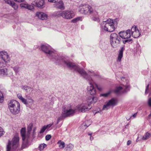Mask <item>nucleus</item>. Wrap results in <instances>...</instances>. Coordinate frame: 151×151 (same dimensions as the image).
<instances>
[{"label": "nucleus", "mask_w": 151, "mask_h": 151, "mask_svg": "<svg viewBox=\"0 0 151 151\" xmlns=\"http://www.w3.org/2000/svg\"><path fill=\"white\" fill-rule=\"evenodd\" d=\"M41 48L42 50L46 54L47 56L56 65L64 64L70 69L75 64L63 56H59L56 52L48 44L42 45Z\"/></svg>", "instance_id": "1"}, {"label": "nucleus", "mask_w": 151, "mask_h": 151, "mask_svg": "<svg viewBox=\"0 0 151 151\" xmlns=\"http://www.w3.org/2000/svg\"><path fill=\"white\" fill-rule=\"evenodd\" d=\"M72 68L70 69L74 70L78 73L83 78L87 81L89 83V86H88L87 90L88 93L91 95H94L96 93V88L92 84L93 81L91 76H94L97 77L99 76L96 74L93 71H89L88 73L82 68L75 63Z\"/></svg>", "instance_id": "2"}, {"label": "nucleus", "mask_w": 151, "mask_h": 151, "mask_svg": "<svg viewBox=\"0 0 151 151\" xmlns=\"http://www.w3.org/2000/svg\"><path fill=\"white\" fill-rule=\"evenodd\" d=\"M91 107L89 104H88V106L87 105L83 104L78 105L74 109H69L64 106H63L62 111V116L65 118L73 115L76 112H85L90 110Z\"/></svg>", "instance_id": "3"}, {"label": "nucleus", "mask_w": 151, "mask_h": 151, "mask_svg": "<svg viewBox=\"0 0 151 151\" xmlns=\"http://www.w3.org/2000/svg\"><path fill=\"white\" fill-rule=\"evenodd\" d=\"M79 12L82 14H93L94 15L93 18V20L95 21L99 22V21L97 15V13L93 10L91 7L87 4H82L80 6Z\"/></svg>", "instance_id": "4"}, {"label": "nucleus", "mask_w": 151, "mask_h": 151, "mask_svg": "<svg viewBox=\"0 0 151 151\" xmlns=\"http://www.w3.org/2000/svg\"><path fill=\"white\" fill-rule=\"evenodd\" d=\"M101 28L104 30L109 32L114 31L117 26L116 22L110 19L106 21H103L100 24Z\"/></svg>", "instance_id": "5"}, {"label": "nucleus", "mask_w": 151, "mask_h": 151, "mask_svg": "<svg viewBox=\"0 0 151 151\" xmlns=\"http://www.w3.org/2000/svg\"><path fill=\"white\" fill-rule=\"evenodd\" d=\"M8 107L11 112L14 115L18 114L20 110V104L16 101L11 100L8 104Z\"/></svg>", "instance_id": "6"}, {"label": "nucleus", "mask_w": 151, "mask_h": 151, "mask_svg": "<svg viewBox=\"0 0 151 151\" xmlns=\"http://www.w3.org/2000/svg\"><path fill=\"white\" fill-rule=\"evenodd\" d=\"M19 140V137L15 136L13 138L12 141L9 140L6 147V151H17Z\"/></svg>", "instance_id": "7"}, {"label": "nucleus", "mask_w": 151, "mask_h": 151, "mask_svg": "<svg viewBox=\"0 0 151 151\" xmlns=\"http://www.w3.org/2000/svg\"><path fill=\"white\" fill-rule=\"evenodd\" d=\"M110 43L114 48L116 47L120 43L121 39L120 36L116 33H112L110 36Z\"/></svg>", "instance_id": "8"}, {"label": "nucleus", "mask_w": 151, "mask_h": 151, "mask_svg": "<svg viewBox=\"0 0 151 151\" xmlns=\"http://www.w3.org/2000/svg\"><path fill=\"white\" fill-rule=\"evenodd\" d=\"M130 86L129 84L126 85H124L123 87L119 86L117 87L114 91V93L116 94H120V92L122 89L124 91L122 93H126L129 90Z\"/></svg>", "instance_id": "9"}, {"label": "nucleus", "mask_w": 151, "mask_h": 151, "mask_svg": "<svg viewBox=\"0 0 151 151\" xmlns=\"http://www.w3.org/2000/svg\"><path fill=\"white\" fill-rule=\"evenodd\" d=\"M74 16V13L73 11L70 10L63 11L62 17L66 19H70Z\"/></svg>", "instance_id": "10"}, {"label": "nucleus", "mask_w": 151, "mask_h": 151, "mask_svg": "<svg viewBox=\"0 0 151 151\" xmlns=\"http://www.w3.org/2000/svg\"><path fill=\"white\" fill-rule=\"evenodd\" d=\"M32 4L39 8L42 9L45 7V3L44 0H35L32 3Z\"/></svg>", "instance_id": "11"}, {"label": "nucleus", "mask_w": 151, "mask_h": 151, "mask_svg": "<svg viewBox=\"0 0 151 151\" xmlns=\"http://www.w3.org/2000/svg\"><path fill=\"white\" fill-rule=\"evenodd\" d=\"M131 33L132 36L134 38L138 37L140 35V32L136 26H134L131 28Z\"/></svg>", "instance_id": "12"}, {"label": "nucleus", "mask_w": 151, "mask_h": 151, "mask_svg": "<svg viewBox=\"0 0 151 151\" xmlns=\"http://www.w3.org/2000/svg\"><path fill=\"white\" fill-rule=\"evenodd\" d=\"M130 29H128L126 31H121L119 32L120 37L124 39H127L131 37Z\"/></svg>", "instance_id": "13"}, {"label": "nucleus", "mask_w": 151, "mask_h": 151, "mask_svg": "<svg viewBox=\"0 0 151 151\" xmlns=\"http://www.w3.org/2000/svg\"><path fill=\"white\" fill-rule=\"evenodd\" d=\"M116 99L114 98H112L109 100L103 106V110H107L109 109L110 106H114L116 104Z\"/></svg>", "instance_id": "14"}, {"label": "nucleus", "mask_w": 151, "mask_h": 151, "mask_svg": "<svg viewBox=\"0 0 151 151\" xmlns=\"http://www.w3.org/2000/svg\"><path fill=\"white\" fill-rule=\"evenodd\" d=\"M0 58L6 63H8L9 62V60H8L9 56L6 51H3L0 52Z\"/></svg>", "instance_id": "15"}, {"label": "nucleus", "mask_w": 151, "mask_h": 151, "mask_svg": "<svg viewBox=\"0 0 151 151\" xmlns=\"http://www.w3.org/2000/svg\"><path fill=\"white\" fill-rule=\"evenodd\" d=\"M54 6L56 9L63 10L65 9V7L63 1L60 0L56 2L53 4Z\"/></svg>", "instance_id": "16"}, {"label": "nucleus", "mask_w": 151, "mask_h": 151, "mask_svg": "<svg viewBox=\"0 0 151 151\" xmlns=\"http://www.w3.org/2000/svg\"><path fill=\"white\" fill-rule=\"evenodd\" d=\"M36 16L42 20L46 19L47 17V15L46 14L41 12H37Z\"/></svg>", "instance_id": "17"}, {"label": "nucleus", "mask_w": 151, "mask_h": 151, "mask_svg": "<svg viewBox=\"0 0 151 151\" xmlns=\"http://www.w3.org/2000/svg\"><path fill=\"white\" fill-rule=\"evenodd\" d=\"M124 49H125L124 47H121L120 48V49L119 51V53L117 59L118 61L119 62L121 61V59L123 57V52Z\"/></svg>", "instance_id": "18"}, {"label": "nucleus", "mask_w": 151, "mask_h": 151, "mask_svg": "<svg viewBox=\"0 0 151 151\" xmlns=\"http://www.w3.org/2000/svg\"><path fill=\"white\" fill-rule=\"evenodd\" d=\"M20 134L22 137V140L25 139L26 138H29V137H27L26 136V129L24 128H22L21 130Z\"/></svg>", "instance_id": "19"}, {"label": "nucleus", "mask_w": 151, "mask_h": 151, "mask_svg": "<svg viewBox=\"0 0 151 151\" xmlns=\"http://www.w3.org/2000/svg\"><path fill=\"white\" fill-rule=\"evenodd\" d=\"M20 6L22 7H24L27 9L29 10H32L34 9V7L32 6L25 4H20Z\"/></svg>", "instance_id": "20"}, {"label": "nucleus", "mask_w": 151, "mask_h": 151, "mask_svg": "<svg viewBox=\"0 0 151 151\" xmlns=\"http://www.w3.org/2000/svg\"><path fill=\"white\" fill-rule=\"evenodd\" d=\"M8 74L7 70L6 68L0 69V77H3Z\"/></svg>", "instance_id": "21"}, {"label": "nucleus", "mask_w": 151, "mask_h": 151, "mask_svg": "<svg viewBox=\"0 0 151 151\" xmlns=\"http://www.w3.org/2000/svg\"><path fill=\"white\" fill-rule=\"evenodd\" d=\"M28 138H27V139L26 140H25V139L23 140V142L22 146V149H24L28 147L29 145V142L28 141Z\"/></svg>", "instance_id": "22"}, {"label": "nucleus", "mask_w": 151, "mask_h": 151, "mask_svg": "<svg viewBox=\"0 0 151 151\" xmlns=\"http://www.w3.org/2000/svg\"><path fill=\"white\" fill-rule=\"evenodd\" d=\"M22 88L26 91L27 92L29 93L33 91L32 88L27 86H23Z\"/></svg>", "instance_id": "23"}, {"label": "nucleus", "mask_w": 151, "mask_h": 151, "mask_svg": "<svg viewBox=\"0 0 151 151\" xmlns=\"http://www.w3.org/2000/svg\"><path fill=\"white\" fill-rule=\"evenodd\" d=\"M74 145L71 144H69L66 145L65 147L66 151H70L73 148Z\"/></svg>", "instance_id": "24"}, {"label": "nucleus", "mask_w": 151, "mask_h": 151, "mask_svg": "<svg viewBox=\"0 0 151 151\" xmlns=\"http://www.w3.org/2000/svg\"><path fill=\"white\" fill-rule=\"evenodd\" d=\"M33 125L32 124L30 123L29 124L27 127V132L28 134L27 135V137H29L30 135V134L32 130V128Z\"/></svg>", "instance_id": "25"}, {"label": "nucleus", "mask_w": 151, "mask_h": 151, "mask_svg": "<svg viewBox=\"0 0 151 151\" xmlns=\"http://www.w3.org/2000/svg\"><path fill=\"white\" fill-rule=\"evenodd\" d=\"M151 136V134L150 133L148 132L146 133L142 137V139L143 140H146L149 139Z\"/></svg>", "instance_id": "26"}, {"label": "nucleus", "mask_w": 151, "mask_h": 151, "mask_svg": "<svg viewBox=\"0 0 151 151\" xmlns=\"http://www.w3.org/2000/svg\"><path fill=\"white\" fill-rule=\"evenodd\" d=\"M57 144L59 145V147L61 149L65 147V143L61 140L59 141Z\"/></svg>", "instance_id": "27"}, {"label": "nucleus", "mask_w": 151, "mask_h": 151, "mask_svg": "<svg viewBox=\"0 0 151 151\" xmlns=\"http://www.w3.org/2000/svg\"><path fill=\"white\" fill-rule=\"evenodd\" d=\"M63 12V11H56L54 13L53 15L54 16H57L58 17L61 16L62 17Z\"/></svg>", "instance_id": "28"}, {"label": "nucleus", "mask_w": 151, "mask_h": 151, "mask_svg": "<svg viewBox=\"0 0 151 151\" xmlns=\"http://www.w3.org/2000/svg\"><path fill=\"white\" fill-rule=\"evenodd\" d=\"M124 40H123L122 41L123 42L124 44H125L126 43L128 44L132 43V39H124Z\"/></svg>", "instance_id": "29"}, {"label": "nucleus", "mask_w": 151, "mask_h": 151, "mask_svg": "<svg viewBox=\"0 0 151 151\" xmlns=\"http://www.w3.org/2000/svg\"><path fill=\"white\" fill-rule=\"evenodd\" d=\"M90 99H89L90 101H88V102H89L91 104L93 103H95L96 101V98L95 97H94L92 96L91 97H90Z\"/></svg>", "instance_id": "30"}, {"label": "nucleus", "mask_w": 151, "mask_h": 151, "mask_svg": "<svg viewBox=\"0 0 151 151\" xmlns=\"http://www.w3.org/2000/svg\"><path fill=\"white\" fill-rule=\"evenodd\" d=\"M111 93V91H109L106 93L101 94L100 95V96H102L104 97H108L109 95Z\"/></svg>", "instance_id": "31"}, {"label": "nucleus", "mask_w": 151, "mask_h": 151, "mask_svg": "<svg viewBox=\"0 0 151 151\" xmlns=\"http://www.w3.org/2000/svg\"><path fill=\"white\" fill-rule=\"evenodd\" d=\"M7 63L3 60H0V68L4 67Z\"/></svg>", "instance_id": "32"}, {"label": "nucleus", "mask_w": 151, "mask_h": 151, "mask_svg": "<svg viewBox=\"0 0 151 151\" xmlns=\"http://www.w3.org/2000/svg\"><path fill=\"white\" fill-rule=\"evenodd\" d=\"M47 146V145L44 143L41 144L39 146V149L40 150H42Z\"/></svg>", "instance_id": "33"}, {"label": "nucleus", "mask_w": 151, "mask_h": 151, "mask_svg": "<svg viewBox=\"0 0 151 151\" xmlns=\"http://www.w3.org/2000/svg\"><path fill=\"white\" fill-rule=\"evenodd\" d=\"M20 100L23 103L26 105L28 104L29 103V101H27L26 99L23 98H22V99H21Z\"/></svg>", "instance_id": "34"}, {"label": "nucleus", "mask_w": 151, "mask_h": 151, "mask_svg": "<svg viewBox=\"0 0 151 151\" xmlns=\"http://www.w3.org/2000/svg\"><path fill=\"white\" fill-rule=\"evenodd\" d=\"M15 10H16L18 8V6L17 5L14 3L13 1L12 4L10 5Z\"/></svg>", "instance_id": "35"}, {"label": "nucleus", "mask_w": 151, "mask_h": 151, "mask_svg": "<svg viewBox=\"0 0 151 151\" xmlns=\"http://www.w3.org/2000/svg\"><path fill=\"white\" fill-rule=\"evenodd\" d=\"M81 18L80 17H78L75 18V19H72L71 20V22H73V23H76L77 22L80 20Z\"/></svg>", "instance_id": "36"}, {"label": "nucleus", "mask_w": 151, "mask_h": 151, "mask_svg": "<svg viewBox=\"0 0 151 151\" xmlns=\"http://www.w3.org/2000/svg\"><path fill=\"white\" fill-rule=\"evenodd\" d=\"M4 100L3 95L2 92L0 91V103H2Z\"/></svg>", "instance_id": "37"}, {"label": "nucleus", "mask_w": 151, "mask_h": 151, "mask_svg": "<svg viewBox=\"0 0 151 151\" xmlns=\"http://www.w3.org/2000/svg\"><path fill=\"white\" fill-rule=\"evenodd\" d=\"M46 129V127L45 125L42 128L40 133V134L43 133Z\"/></svg>", "instance_id": "38"}, {"label": "nucleus", "mask_w": 151, "mask_h": 151, "mask_svg": "<svg viewBox=\"0 0 151 151\" xmlns=\"http://www.w3.org/2000/svg\"><path fill=\"white\" fill-rule=\"evenodd\" d=\"M19 67L18 66H16L13 67V69L16 73L19 72Z\"/></svg>", "instance_id": "39"}, {"label": "nucleus", "mask_w": 151, "mask_h": 151, "mask_svg": "<svg viewBox=\"0 0 151 151\" xmlns=\"http://www.w3.org/2000/svg\"><path fill=\"white\" fill-rule=\"evenodd\" d=\"M27 99H28L27 101H29V103H32L33 102V100L32 99V98L30 96H27Z\"/></svg>", "instance_id": "40"}, {"label": "nucleus", "mask_w": 151, "mask_h": 151, "mask_svg": "<svg viewBox=\"0 0 151 151\" xmlns=\"http://www.w3.org/2000/svg\"><path fill=\"white\" fill-rule=\"evenodd\" d=\"M4 132L2 128L0 127V137L3 135Z\"/></svg>", "instance_id": "41"}, {"label": "nucleus", "mask_w": 151, "mask_h": 151, "mask_svg": "<svg viewBox=\"0 0 151 151\" xmlns=\"http://www.w3.org/2000/svg\"><path fill=\"white\" fill-rule=\"evenodd\" d=\"M96 86L97 88V89L99 91H102V87L100 86L97 85V84H96Z\"/></svg>", "instance_id": "42"}, {"label": "nucleus", "mask_w": 151, "mask_h": 151, "mask_svg": "<svg viewBox=\"0 0 151 151\" xmlns=\"http://www.w3.org/2000/svg\"><path fill=\"white\" fill-rule=\"evenodd\" d=\"M4 1L6 3L10 5L12 4L13 1H11L10 0H4Z\"/></svg>", "instance_id": "43"}, {"label": "nucleus", "mask_w": 151, "mask_h": 151, "mask_svg": "<svg viewBox=\"0 0 151 151\" xmlns=\"http://www.w3.org/2000/svg\"><path fill=\"white\" fill-rule=\"evenodd\" d=\"M51 135L47 134L45 136V139L47 141H48L49 140H50V139L51 138Z\"/></svg>", "instance_id": "44"}, {"label": "nucleus", "mask_w": 151, "mask_h": 151, "mask_svg": "<svg viewBox=\"0 0 151 151\" xmlns=\"http://www.w3.org/2000/svg\"><path fill=\"white\" fill-rule=\"evenodd\" d=\"M147 103L149 107H151V98L150 97L148 99Z\"/></svg>", "instance_id": "45"}, {"label": "nucleus", "mask_w": 151, "mask_h": 151, "mask_svg": "<svg viewBox=\"0 0 151 151\" xmlns=\"http://www.w3.org/2000/svg\"><path fill=\"white\" fill-rule=\"evenodd\" d=\"M53 123H52L50 124L47 125H45L46 127V129H49V128L53 124Z\"/></svg>", "instance_id": "46"}, {"label": "nucleus", "mask_w": 151, "mask_h": 151, "mask_svg": "<svg viewBox=\"0 0 151 151\" xmlns=\"http://www.w3.org/2000/svg\"><path fill=\"white\" fill-rule=\"evenodd\" d=\"M58 0H48V1L49 2L51 3H55L56 2H57Z\"/></svg>", "instance_id": "47"}, {"label": "nucleus", "mask_w": 151, "mask_h": 151, "mask_svg": "<svg viewBox=\"0 0 151 151\" xmlns=\"http://www.w3.org/2000/svg\"><path fill=\"white\" fill-rule=\"evenodd\" d=\"M17 97L20 100L22 99L23 98L21 94L20 93H19L17 95Z\"/></svg>", "instance_id": "48"}, {"label": "nucleus", "mask_w": 151, "mask_h": 151, "mask_svg": "<svg viewBox=\"0 0 151 151\" xmlns=\"http://www.w3.org/2000/svg\"><path fill=\"white\" fill-rule=\"evenodd\" d=\"M16 1H17L18 2H21L24 1V0H14Z\"/></svg>", "instance_id": "49"}, {"label": "nucleus", "mask_w": 151, "mask_h": 151, "mask_svg": "<svg viewBox=\"0 0 151 151\" xmlns=\"http://www.w3.org/2000/svg\"><path fill=\"white\" fill-rule=\"evenodd\" d=\"M137 114V113H135L134 114H133L131 116L132 117H133V118H135L136 117V116Z\"/></svg>", "instance_id": "50"}, {"label": "nucleus", "mask_w": 151, "mask_h": 151, "mask_svg": "<svg viewBox=\"0 0 151 151\" xmlns=\"http://www.w3.org/2000/svg\"><path fill=\"white\" fill-rule=\"evenodd\" d=\"M131 141L130 140H128L127 142V144L128 145H130L131 143Z\"/></svg>", "instance_id": "51"}, {"label": "nucleus", "mask_w": 151, "mask_h": 151, "mask_svg": "<svg viewBox=\"0 0 151 151\" xmlns=\"http://www.w3.org/2000/svg\"><path fill=\"white\" fill-rule=\"evenodd\" d=\"M149 84H148L147 86H146V90H145V93H146V92H147V90L148 89V87L149 86Z\"/></svg>", "instance_id": "52"}, {"label": "nucleus", "mask_w": 151, "mask_h": 151, "mask_svg": "<svg viewBox=\"0 0 151 151\" xmlns=\"http://www.w3.org/2000/svg\"><path fill=\"white\" fill-rule=\"evenodd\" d=\"M93 137H92V136H91L90 137V140H91V141H92V140H93Z\"/></svg>", "instance_id": "53"}, {"label": "nucleus", "mask_w": 151, "mask_h": 151, "mask_svg": "<svg viewBox=\"0 0 151 151\" xmlns=\"http://www.w3.org/2000/svg\"><path fill=\"white\" fill-rule=\"evenodd\" d=\"M121 79L123 81L124 79H125V77H122L121 78Z\"/></svg>", "instance_id": "54"}, {"label": "nucleus", "mask_w": 151, "mask_h": 151, "mask_svg": "<svg viewBox=\"0 0 151 151\" xmlns=\"http://www.w3.org/2000/svg\"><path fill=\"white\" fill-rule=\"evenodd\" d=\"M132 118V116H130V118H127V120H129L130 118Z\"/></svg>", "instance_id": "55"}, {"label": "nucleus", "mask_w": 151, "mask_h": 151, "mask_svg": "<svg viewBox=\"0 0 151 151\" xmlns=\"http://www.w3.org/2000/svg\"><path fill=\"white\" fill-rule=\"evenodd\" d=\"M61 118L60 117H59L58 119V120H59V121H60V120L61 119Z\"/></svg>", "instance_id": "56"}, {"label": "nucleus", "mask_w": 151, "mask_h": 151, "mask_svg": "<svg viewBox=\"0 0 151 151\" xmlns=\"http://www.w3.org/2000/svg\"><path fill=\"white\" fill-rule=\"evenodd\" d=\"M59 122H60L59 120H58L57 119V124H58L59 123Z\"/></svg>", "instance_id": "57"}, {"label": "nucleus", "mask_w": 151, "mask_h": 151, "mask_svg": "<svg viewBox=\"0 0 151 151\" xmlns=\"http://www.w3.org/2000/svg\"><path fill=\"white\" fill-rule=\"evenodd\" d=\"M139 45H137V47H138V46L139 47ZM139 49H140V48L139 47V48H138V50H139Z\"/></svg>", "instance_id": "58"}, {"label": "nucleus", "mask_w": 151, "mask_h": 151, "mask_svg": "<svg viewBox=\"0 0 151 151\" xmlns=\"http://www.w3.org/2000/svg\"><path fill=\"white\" fill-rule=\"evenodd\" d=\"M92 134V133H91V134H89H89H88V135H90V136H91V135Z\"/></svg>", "instance_id": "59"}, {"label": "nucleus", "mask_w": 151, "mask_h": 151, "mask_svg": "<svg viewBox=\"0 0 151 151\" xmlns=\"http://www.w3.org/2000/svg\"><path fill=\"white\" fill-rule=\"evenodd\" d=\"M98 112H99V111H97L96 112H95V114H96Z\"/></svg>", "instance_id": "60"}, {"label": "nucleus", "mask_w": 151, "mask_h": 151, "mask_svg": "<svg viewBox=\"0 0 151 151\" xmlns=\"http://www.w3.org/2000/svg\"><path fill=\"white\" fill-rule=\"evenodd\" d=\"M35 129H34L33 130V132H35Z\"/></svg>", "instance_id": "61"}, {"label": "nucleus", "mask_w": 151, "mask_h": 151, "mask_svg": "<svg viewBox=\"0 0 151 151\" xmlns=\"http://www.w3.org/2000/svg\"><path fill=\"white\" fill-rule=\"evenodd\" d=\"M151 115V114H150L149 115V116H150Z\"/></svg>", "instance_id": "62"}, {"label": "nucleus", "mask_w": 151, "mask_h": 151, "mask_svg": "<svg viewBox=\"0 0 151 151\" xmlns=\"http://www.w3.org/2000/svg\"><path fill=\"white\" fill-rule=\"evenodd\" d=\"M138 137L137 138V140H138Z\"/></svg>", "instance_id": "63"}, {"label": "nucleus", "mask_w": 151, "mask_h": 151, "mask_svg": "<svg viewBox=\"0 0 151 151\" xmlns=\"http://www.w3.org/2000/svg\"><path fill=\"white\" fill-rule=\"evenodd\" d=\"M88 126H87L86 128Z\"/></svg>", "instance_id": "64"}]
</instances>
